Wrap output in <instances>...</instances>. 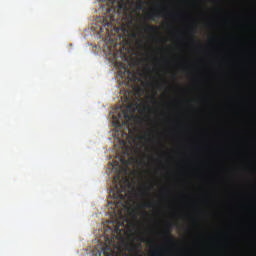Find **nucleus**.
<instances>
[{
  "instance_id": "obj_1",
  "label": "nucleus",
  "mask_w": 256,
  "mask_h": 256,
  "mask_svg": "<svg viewBox=\"0 0 256 256\" xmlns=\"http://www.w3.org/2000/svg\"><path fill=\"white\" fill-rule=\"evenodd\" d=\"M115 187L113 189V196L117 200L125 201L128 196V187L130 186V181L128 177H122L121 173H118L113 179Z\"/></svg>"
},
{
  "instance_id": "obj_2",
  "label": "nucleus",
  "mask_w": 256,
  "mask_h": 256,
  "mask_svg": "<svg viewBox=\"0 0 256 256\" xmlns=\"http://www.w3.org/2000/svg\"><path fill=\"white\" fill-rule=\"evenodd\" d=\"M135 111L136 104L134 102H130L129 104H127V106L124 107V109L121 108L118 113L112 115L113 126H115V128H122L123 119H131Z\"/></svg>"
},
{
  "instance_id": "obj_3",
  "label": "nucleus",
  "mask_w": 256,
  "mask_h": 256,
  "mask_svg": "<svg viewBox=\"0 0 256 256\" xmlns=\"http://www.w3.org/2000/svg\"><path fill=\"white\" fill-rule=\"evenodd\" d=\"M116 17L114 15H110L108 17H103L102 26H100V32H106L109 39H111L113 32H119V28L116 26Z\"/></svg>"
},
{
  "instance_id": "obj_4",
  "label": "nucleus",
  "mask_w": 256,
  "mask_h": 256,
  "mask_svg": "<svg viewBox=\"0 0 256 256\" xmlns=\"http://www.w3.org/2000/svg\"><path fill=\"white\" fill-rule=\"evenodd\" d=\"M122 138L120 139V144L126 155H130L133 145L135 143L134 139L131 138V135L128 132H121Z\"/></svg>"
},
{
  "instance_id": "obj_5",
  "label": "nucleus",
  "mask_w": 256,
  "mask_h": 256,
  "mask_svg": "<svg viewBox=\"0 0 256 256\" xmlns=\"http://www.w3.org/2000/svg\"><path fill=\"white\" fill-rule=\"evenodd\" d=\"M118 75H120L122 79H128L129 81L137 80V75L131 72L129 66H123L120 68V70H118Z\"/></svg>"
},
{
  "instance_id": "obj_6",
  "label": "nucleus",
  "mask_w": 256,
  "mask_h": 256,
  "mask_svg": "<svg viewBox=\"0 0 256 256\" xmlns=\"http://www.w3.org/2000/svg\"><path fill=\"white\" fill-rule=\"evenodd\" d=\"M158 30V26H153L151 24H146V26H144V32H148L149 34H158Z\"/></svg>"
},
{
  "instance_id": "obj_7",
  "label": "nucleus",
  "mask_w": 256,
  "mask_h": 256,
  "mask_svg": "<svg viewBox=\"0 0 256 256\" xmlns=\"http://www.w3.org/2000/svg\"><path fill=\"white\" fill-rule=\"evenodd\" d=\"M163 11H151L148 13L147 17L152 21H155L156 18L162 17Z\"/></svg>"
},
{
  "instance_id": "obj_8",
  "label": "nucleus",
  "mask_w": 256,
  "mask_h": 256,
  "mask_svg": "<svg viewBox=\"0 0 256 256\" xmlns=\"http://www.w3.org/2000/svg\"><path fill=\"white\" fill-rule=\"evenodd\" d=\"M104 256H113V249L110 245H105L102 249Z\"/></svg>"
},
{
  "instance_id": "obj_9",
  "label": "nucleus",
  "mask_w": 256,
  "mask_h": 256,
  "mask_svg": "<svg viewBox=\"0 0 256 256\" xmlns=\"http://www.w3.org/2000/svg\"><path fill=\"white\" fill-rule=\"evenodd\" d=\"M171 230H172V224H167L166 229H165V233H166V236H167L168 240L172 239Z\"/></svg>"
},
{
  "instance_id": "obj_10",
  "label": "nucleus",
  "mask_w": 256,
  "mask_h": 256,
  "mask_svg": "<svg viewBox=\"0 0 256 256\" xmlns=\"http://www.w3.org/2000/svg\"><path fill=\"white\" fill-rule=\"evenodd\" d=\"M162 255V249L156 248L152 250V256H161Z\"/></svg>"
},
{
  "instance_id": "obj_11",
  "label": "nucleus",
  "mask_w": 256,
  "mask_h": 256,
  "mask_svg": "<svg viewBox=\"0 0 256 256\" xmlns=\"http://www.w3.org/2000/svg\"><path fill=\"white\" fill-rule=\"evenodd\" d=\"M154 207V202L148 201V202H144V204L142 205V208H152Z\"/></svg>"
},
{
  "instance_id": "obj_12",
  "label": "nucleus",
  "mask_w": 256,
  "mask_h": 256,
  "mask_svg": "<svg viewBox=\"0 0 256 256\" xmlns=\"http://www.w3.org/2000/svg\"><path fill=\"white\" fill-rule=\"evenodd\" d=\"M120 162L124 166H129V164H130L129 160H127L126 158H123V157L120 158Z\"/></svg>"
},
{
  "instance_id": "obj_13",
  "label": "nucleus",
  "mask_w": 256,
  "mask_h": 256,
  "mask_svg": "<svg viewBox=\"0 0 256 256\" xmlns=\"http://www.w3.org/2000/svg\"><path fill=\"white\" fill-rule=\"evenodd\" d=\"M118 7H120V9H127V4H123V2H120L118 4Z\"/></svg>"
},
{
  "instance_id": "obj_14",
  "label": "nucleus",
  "mask_w": 256,
  "mask_h": 256,
  "mask_svg": "<svg viewBox=\"0 0 256 256\" xmlns=\"http://www.w3.org/2000/svg\"><path fill=\"white\" fill-rule=\"evenodd\" d=\"M136 8L139 9V10H142V9H143V4H142V2H138V3L136 4Z\"/></svg>"
},
{
  "instance_id": "obj_15",
  "label": "nucleus",
  "mask_w": 256,
  "mask_h": 256,
  "mask_svg": "<svg viewBox=\"0 0 256 256\" xmlns=\"http://www.w3.org/2000/svg\"><path fill=\"white\" fill-rule=\"evenodd\" d=\"M115 232H116L117 234H121V232H123V230H121L120 226H116Z\"/></svg>"
},
{
  "instance_id": "obj_16",
  "label": "nucleus",
  "mask_w": 256,
  "mask_h": 256,
  "mask_svg": "<svg viewBox=\"0 0 256 256\" xmlns=\"http://www.w3.org/2000/svg\"><path fill=\"white\" fill-rule=\"evenodd\" d=\"M113 166H117L119 169L121 168V166H120L119 162H117V163H116V162H114V163H113Z\"/></svg>"
},
{
  "instance_id": "obj_17",
  "label": "nucleus",
  "mask_w": 256,
  "mask_h": 256,
  "mask_svg": "<svg viewBox=\"0 0 256 256\" xmlns=\"http://www.w3.org/2000/svg\"><path fill=\"white\" fill-rule=\"evenodd\" d=\"M115 0H111V2H114Z\"/></svg>"
}]
</instances>
